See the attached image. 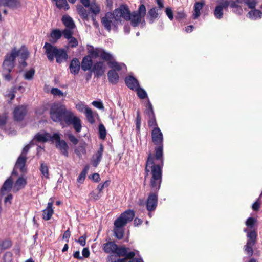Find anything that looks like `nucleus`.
<instances>
[{
    "mask_svg": "<svg viewBox=\"0 0 262 262\" xmlns=\"http://www.w3.org/2000/svg\"><path fill=\"white\" fill-rule=\"evenodd\" d=\"M165 13L170 20H172L173 19V11L171 8L167 7L165 9Z\"/></svg>",
    "mask_w": 262,
    "mask_h": 262,
    "instance_id": "nucleus-58",
    "label": "nucleus"
},
{
    "mask_svg": "<svg viewBox=\"0 0 262 262\" xmlns=\"http://www.w3.org/2000/svg\"><path fill=\"white\" fill-rule=\"evenodd\" d=\"M88 55L85 56L81 62V68L84 71L91 70L93 66L92 58H100L102 60H108L110 56L102 48H94L92 46H88Z\"/></svg>",
    "mask_w": 262,
    "mask_h": 262,
    "instance_id": "nucleus-3",
    "label": "nucleus"
},
{
    "mask_svg": "<svg viewBox=\"0 0 262 262\" xmlns=\"http://www.w3.org/2000/svg\"><path fill=\"white\" fill-rule=\"evenodd\" d=\"M26 113V107L19 106L16 107L13 112L14 119L17 121L21 120Z\"/></svg>",
    "mask_w": 262,
    "mask_h": 262,
    "instance_id": "nucleus-22",
    "label": "nucleus"
},
{
    "mask_svg": "<svg viewBox=\"0 0 262 262\" xmlns=\"http://www.w3.org/2000/svg\"><path fill=\"white\" fill-rule=\"evenodd\" d=\"M149 120L148 121V126L150 127H158L157 123L156 120L155 116L149 117Z\"/></svg>",
    "mask_w": 262,
    "mask_h": 262,
    "instance_id": "nucleus-53",
    "label": "nucleus"
},
{
    "mask_svg": "<svg viewBox=\"0 0 262 262\" xmlns=\"http://www.w3.org/2000/svg\"><path fill=\"white\" fill-rule=\"evenodd\" d=\"M227 4L224 0H218L217 5L214 11V16L217 19H221L223 18L224 10H228L227 7Z\"/></svg>",
    "mask_w": 262,
    "mask_h": 262,
    "instance_id": "nucleus-14",
    "label": "nucleus"
},
{
    "mask_svg": "<svg viewBox=\"0 0 262 262\" xmlns=\"http://www.w3.org/2000/svg\"><path fill=\"white\" fill-rule=\"evenodd\" d=\"M70 70L71 73L77 74L80 70V62L77 58L73 59L70 65Z\"/></svg>",
    "mask_w": 262,
    "mask_h": 262,
    "instance_id": "nucleus-32",
    "label": "nucleus"
},
{
    "mask_svg": "<svg viewBox=\"0 0 262 262\" xmlns=\"http://www.w3.org/2000/svg\"><path fill=\"white\" fill-rule=\"evenodd\" d=\"M71 111L67 110L66 106L60 103H54L51 107L50 114L52 120L56 122H64L67 119L68 114Z\"/></svg>",
    "mask_w": 262,
    "mask_h": 262,
    "instance_id": "nucleus-7",
    "label": "nucleus"
},
{
    "mask_svg": "<svg viewBox=\"0 0 262 262\" xmlns=\"http://www.w3.org/2000/svg\"><path fill=\"white\" fill-rule=\"evenodd\" d=\"M152 162L149 160L145 170V179L150 176L149 186L151 192L146 202V208L148 211H151L157 207L158 204V192L160 188L162 182L161 169L158 166L152 165Z\"/></svg>",
    "mask_w": 262,
    "mask_h": 262,
    "instance_id": "nucleus-1",
    "label": "nucleus"
},
{
    "mask_svg": "<svg viewBox=\"0 0 262 262\" xmlns=\"http://www.w3.org/2000/svg\"><path fill=\"white\" fill-rule=\"evenodd\" d=\"M55 2L57 7L60 9H63L67 10L70 8L66 0H56Z\"/></svg>",
    "mask_w": 262,
    "mask_h": 262,
    "instance_id": "nucleus-38",
    "label": "nucleus"
},
{
    "mask_svg": "<svg viewBox=\"0 0 262 262\" xmlns=\"http://www.w3.org/2000/svg\"><path fill=\"white\" fill-rule=\"evenodd\" d=\"M162 12L159 11L158 7H154L149 9L147 12L146 19L149 24H152L158 19L161 15Z\"/></svg>",
    "mask_w": 262,
    "mask_h": 262,
    "instance_id": "nucleus-17",
    "label": "nucleus"
},
{
    "mask_svg": "<svg viewBox=\"0 0 262 262\" xmlns=\"http://www.w3.org/2000/svg\"><path fill=\"white\" fill-rule=\"evenodd\" d=\"M99 133L100 138L104 139L106 138V131L105 126L102 124L99 125Z\"/></svg>",
    "mask_w": 262,
    "mask_h": 262,
    "instance_id": "nucleus-49",
    "label": "nucleus"
},
{
    "mask_svg": "<svg viewBox=\"0 0 262 262\" xmlns=\"http://www.w3.org/2000/svg\"><path fill=\"white\" fill-rule=\"evenodd\" d=\"M114 231L116 238L119 239L123 238L124 235L123 228L114 226Z\"/></svg>",
    "mask_w": 262,
    "mask_h": 262,
    "instance_id": "nucleus-43",
    "label": "nucleus"
},
{
    "mask_svg": "<svg viewBox=\"0 0 262 262\" xmlns=\"http://www.w3.org/2000/svg\"><path fill=\"white\" fill-rule=\"evenodd\" d=\"M101 196L102 194L95 190L90 193L89 198L90 200L97 201L99 200L101 197Z\"/></svg>",
    "mask_w": 262,
    "mask_h": 262,
    "instance_id": "nucleus-46",
    "label": "nucleus"
},
{
    "mask_svg": "<svg viewBox=\"0 0 262 262\" xmlns=\"http://www.w3.org/2000/svg\"><path fill=\"white\" fill-rule=\"evenodd\" d=\"M225 3L227 4V7L228 8L230 7L232 9L233 13L237 15H242L243 12V0H224Z\"/></svg>",
    "mask_w": 262,
    "mask_h": 262,
    "instance_id": "nucleus-13",
    "label": "nucleus"
},
{
    "mask_svg": "<svg viewBox=\"0 0 262 262\" xmlns=\"http://www.w3.org/2000/svg\"><path fill=\"white\" fill-rule=\"evenodd\" d=\"M76 109L80 112H84L86 111L87 108H89L86 107L83 103L80 102L76 104Z\"/></svg>",
    "mask_w": 262,
    "mask_h": 262,
    "instance_id": "nucleus-55",
    "label": "nucleus"
},
{
    "mask_svg": "<svg viewBox=\"0 0 262 262\" xmlns=\"http://www.w3.org/2000/svg\"><path fill=\"white\" fill-rule=\"evenodd\" d=\"M61 134L57 133L53 134L52 135L53 139L55 141L56 147L58 149L60 152L66 157L68 156V149L69 147L67 143L63 140H61Z\"/></svg>",
    "mask_w": 262,
    "mask_h": 262,
    "instance_id": "nucleus-11",
    "label": "nucleus"
},
{
    "mask_svg": "<svg viewBox=\"0 0 262 262\" xmlns=\"http://www.w3.org/2000/svg\"><path fill=\"white\" fill-rule=\"evenodd\" d=\"M51 93H52V94H53L54 96L58 95L59 97H63V96H64L63 93L61 90L58 89V88H53V89H52V90L51 91Z\"/></svg>",
    "mask_w": 262,
    "mask_h": 262,
    "instance_id": "nucleus-54",
    "label": "nucleus"
},
{
    "mask_svg": "<svg viewBox=\"0 0 262 262\" xmlns=\"http://www.w3.org/2000/svg\"><path fill=\"white\" fill-rule=\"evenodd\" d=\"M11 71L8 72L3 67V76L5 79L8 81H10L11 79V77L10 75V73Z\"/></svg>",
    "mask_w": 262,
    "mask_h": 262,
    "instance_id": "nucleus-62",
    "label": "nucleus"
},
{
    "mask_svg": "<svg viewBox=\"0 0 262 262\" xmlns=\"http://www.w3.org/2000/svg\"><path fill=\"white\" fill-rule=\"evenodd\" d=\"M157 5L158 8L159 9V11L162 12V9L164 8V0H155Z\"/></svg>",
    "mask_w": 262,
    "mask_h": 262,
    "instance_id": "nucleus-64",
    "label": "nucleus"
},
{
    "mask_svg": "<svg viewBox=\"0 0 262 262\" xmlns=\"http://www.w3.org/2000/svg\"><path fill=\"white\" fill-rule=\"evenodd\" d=\"M151 139L155 145H163V135L159 127H154L151 132Z\"/></svg>",
    "mask_w": 262,
    "mask_h": 262,
    "instance_id": "nucleus-15",
    "label": "nucleus"
},
{
    "mask_svg": "<svg viewBox=\"0 0 262 262\" xmlns=\"http://www.w3.org/2000/svg\"><path fill=\"white\" fill-rule=\"evenodd\" d=\"M66 136L68 137L70 141L74 145H76L78 142V140L72 134L68 133Z\"/></svg>",
    "mask_w": 262,
    "mask_h": 262,
    "instance_id": "nucleus-57",
    "label": "nucleus"
},
{
    "mask_svg": "<svg viewBox=\"0 0 262 262\" xmlns=\"http://www.w3.org/2000/svg\"><path fill=\"white\" fill-rule=\"evenodd\" d=\"M205 5L204 1L198 2L195 3L193 7L192 18L194 19H197L201 15V11Z\"/></svg>",
    "mask_w": 262,
    "mask_h": 262,
    "instance_id": "nucleus-27",
    "label": "nucleus"
},
{
    "mask_svg": "<svg viewBox=\"0 0 262 262\" xmlns=\"http://www.w3.org/2000/svg\"><path fill=\"white\" fill-rule=\"evenodd\" d=\"M157 146L155 147V158L157 160H159L161 161V164H155L154 163V156L150 154L148 155L147 161H146V164L145 169L147 167V163L149 160L151 161L152 162V165L154 166H158L160 167L161 169V176H162V167L163 166V145H156Z\"/></svg>",
    "mask_w": 262,
    "mask_h": 262,
    "instance_id": "nucleus-10",
    "label": "nucleus"
},
{
    "mask_svg": "<svg viewBox=\"0 0 262 262\" xmlns=\"http://www.w3.org/2000/svg\"><path fill=\"white\" fill-rule=\"evenodd\" d=\"M12 180L11 178L7 179L1 189L0 195H3L9 192L12 188Z\"/></svg>",
    "mask_w": 262,
    "mask_h": 262,
    "instance_id": "nucleus-30",
    "label": "nucleus"
},
{
    "mask_svg": "<svg viewBox=\"0 0 262 262\" xmlns=\"http://www.w3.org/2000/svg\"><path fill=\"white\" fill-rule=\"evenodd\" d=\"M53 200L50 198L49 202L47 204L46 209L42 210V219L44 220L48 221L51 219L54 213V209L53 208Z\"/></svg>",
    "mask_w": 262,
    "mask_h": 262,
    "instance_id": "nucleus-19",
    "label": "nucleus"
},
{
    "mask_svg": "<svg viewBox=\"0 0 262 262\" xmlns=\"http://www.w3.org/2000/svg\"><path fill=\"white\" fill-rule=\"evenodd\" d=\"M35 74V70L34 69H31L25 72L24 74V78L26 80H31L32 79Z\"/></svg>",
    "mask_w": 262,
    "mask_h": 262,
    "instance_id": "nucleus-48",
    "label": "nucleus"
},
{
    "mask_svg": "<svg viewBox=\"0 0 262 262\" xmlns=\"http://www.w3.org/2000/svg\"><path fill=\"white\" fill-rule=\"evenodd\" d=\"M106 54H108L110 57L109 59L104 60L107 62L108 66L112 69V70H114L116 72V71H119L123 69L126 70V67L124 63L116 62L110 53L106 52Z\"/></svg>",
    "mask_w": 262,
    "mask_h": 262,
    "instance_id": "nucleus-16",
    "label": "nucleus"
},
{
    "mask_svg": "<svg viewBox=\"0 0 262 262\" xmlns=\"http://www.w3.org/2000/svg\"><path fill=\"white\" fill-rule=\"evenodd\" d=\"M51 41L56 42L62 36V32L59 29H54L51 32Z\"/></svg>",
    "mask_w": 262,
    "mask_h": 262,
    "instance_id": "nucleus-36",
    "label": "nucleus"
},
{
    "mask_svg": "<svg viewBox=\"0 0 262 262\" xmlns=\"http://www.w3.org/2000/svg\"><path fill=\"white\" fill-rule=\"evenodd\" d=\"M16 88L12 87L10 89L8 90L5 93V97L7 98L10 99L11 101L13 100L15 96Z\"/></svg>",
    "mask_w": 262,
    "mask_h": 262,
    "instance_id": "nucleus-45",
    "label": "nucleus"
},
{
    "mask_svg": "<svg viewBox=\"0 0 262 262\" xmlns=\"http://www.w3.org/2000/svg\"><path fill=\"white\" fill-rule=\"evenodd\" d=\"M12 254L10 252H7L4 256V262H12Z\"/></svg>",
    "mask_w": 262,
    "mask_h": 262,
    "instance_id": "nucleus-60",
    "label": "nucleus"
},
{
    "mask_svg": "<svg viewBox=\"0 0 262 262\" xmlns=\"http://www.w3.org/2000/svg\"><path fill=\"white\" fill-rule=\"evenodd\" d=\"M141 122V119L140 116L139 112H137V118L135 121L136 129L138 131L140 130V125Z\"/></svg>",
    "mask_w": 262,
    "mask_h": 262,
    "instance_id": "nucleus-59",
    "label": "nucleus"
},
{
    "mask_svg": "<svg viewBox=\"0 0 262 262\" xmlns=\"http://www.w3.org/2000/svg\"><path fill=\"white\" fill-rule=\"evenodd\" d=\"M11 246V243L9 240H5L3 241H0V247L2 249H5L10 247Z\"/></svg>",
    "mask_w": 262,
    "mask_h": 262,
    "instance_id": "nucleus-51",
    "label": "nucleus"
},
{
    "mask_svg": "<svg viewBox=\"0 0 262 262\" xmlns=\"http://www.w3.org/2000/svg\"><path fill=\"white\" fill-rule=\"evenodd\" d=\"M135 216V213L133 210H128L122 213L120 216L114 222V226L122 227L130 222Z\"/></svg>",
    "mask_w": 262,
    "mask_h": 262,
    "instance_id": "nucleus-9",
    "label": "nucleus"
},
{
    "mask_svg": "<svg viewBox=\"0 0 262 262\" xmlns=\"http://www.w3.org/2000/svg\"><path fill=\"white\" fill-rule=\"evenodd\" d=\"M117 245L113 242H108L103 245V249L106 253H115Z\"/></svg>",
    "mask_w": 262,
    "mask_h": 262,
    "instance_id": "nucleus-28",
    "label": "nucleus"
},
{
    "mask_svg": "<svg viewBox=\"0 0 262 262\" xmlns=\"http://www.w3.org/2000/svg\"><path fill=\"white\" fill-rule=\"evenodd\" d=\"M255 222L256 220L254 218L249 217L246 221V225L249 228L252 229Z\"/></svg>",
    "mask_w": 262,
    "mask_h": 262,
    "instance_id": "nucleus-52",
    "label": "nucleus"
},
{
    "mask_svg": "<svg viewBox=\"0 0 262 262\" xmlns=\"http://www.w3.org/2000/svg\"><path fill=\"white\" fill-rule=\"evenodd\" d=\"M122 9L123 10L122 12L123 19L130 20L132 25L133 27H137L140 24L142 27L145 25L144 17L146 14V9L144 4H141L137 11H134L130 13L127 7L122 5Z\"/></svg>",
    "mask_w": 262,
    "mask_h": 262,
    "instance_id": "nucleus-2",
    "label": "nucleus"
},
{
    "mask_svg": "<svg viewBox=\"0 0 262 262\" xmlns=\"http://www.w3.org/2000/svg\"><path fill=\"white\" fill-rule=\"evenodd\" d=\"M62 21L66 28L74 29L75 27L73 19L69 16H63L62 18Z\"/></svg>",
    "mask_w": 262,
    "mask_h": 262,
    "instance_id": "nucleus-33",
    "label": "nucleus"
},
{
    "mask_svg": "<svg viewBox=\"0 0 262 262\" xmlns=\"http://www.w3.org/2000/svg\"><path fill=\"white\" fill-rule=\"evenodd\" d=\"M27 184L26 180L23 177H19L14 184L13 190L17 192L23 189Z\"/></svg>",
    "mask_w": 262,
    "mask_h": 262,
    "instance_id": "nucleus-31",
    "label": "nucleus"
},
{
    "mask_svg": "<svg viewBox=\"0 0 262 262\" xmlns=\"http://www.w3.org/2000/svg\"><path fill=\"white\" fill-rule=\"evenodd\" d=\"M68 39L69 40V45L70 47L74 48L78 45V41L75 37H72Z\"/></svg>",
    "mask_w": 262,
    "mask_h": 262,
    "instance_id": "nucleus-56",
    "label": "nucleus"
},
{
    "mask_svg": "<svg viewBox=\"0 0 262 262\" xmlns=\"http://www.w3.org/2000/svg\"><path fill=\"white\" fill-rule=\"evenodd\" d=\"M75 154L81 157L82 155L86 154V149H85V143L80 144L75 149Z\"/></svg>",
    "mask_w": 262,
    "mask_h": 262,
    "instance_id": "nucleus-39",
    "label": "nucleus"
},
{
    "mask_svg": "<svg viewBox=\"0 0 262 262\" xmlns=\"http://www.w3.org/2000/svg\"><path fill=\"white\" fill-rule=\"evenodd\" d=\"M107 75L110 82L112 84H116L118 82L119 80V76L116 71L114 70H110Z\"/></svg>",
    "mask_w": 262,
    "mask_h": 262,
    "instance_id": "nucleus-35",
    "label": "nucleus"
},
{
    "mask_svg": "<svg viewBox=\"0 0 262 262\" xmlns=\"http://www.w3.org/2000/svg\"><path fill=\"white\" fill-rule=\"evenodd\" d=\"M86 119L89 122L93 124L95 122L94 114L90 108H87L85 112Z\"/></svg>",
    "mask_w": 262,
    "mask_h": 262,
    "instance_id": "nucleus-41",
    "label": "nucleus"
},
{
    "mask_svg": "<svg viewBox=\"0 0 262 262\" xmlns=\"http://www.w3.org/2000/svg\"><path fill=\"white\" fill-rule=\"evenodd\" d=\"M26 162V157L23 155H20L18 157L15 165L14 170L13 171V173H15V170L19 169L21 172H24L26 170L25 169V163Z\"/></svg>",
    "mask_w": 262,
    "mask_h": 262,
    "instance_id": "nucleus-25",
    "label": "nucleus"
},
{
    "mask_svg": "<svg viewBox=\"0 0 262 262\" xmlns=\"http://www.w3.org/2000/svg\"><path fill=\"white\" fill-rule=\"evenodd\" d=\"M246 16L251 20H258L262 18V12L261 10L255 8L251 9L247 13Z\"/></svg>",
    "mask_w": 262,
    "mask_h": 262,
    "instance_id": "nucleus-26",
    "label": "nucleus"
},
{
    "mask_svg": "<svg viewBox=\"0 0 262 262\" xmlns=\"http://www.w3.org/2000/svg\"><path fill=\"white\" fill-rule=\"evenodd\" d=\"M243 5L247 6L249 9H253L255 8L258 3L257 0H243Z\"/></svg>",
    "mask_w": 262,
    "mask_h": 262,
    "instance_id": "nucleus-42",
    "label": "nucleus"
},
{
    "mask_svg": "<svg viewBox=\"0 0 262 262\" xmlns=\"http://www.w3.org/2000/svg\"><path fill=\"white\" fill-rule=\"evenodd\" d=\"M93 106L97 108L102 110L104 108L103 103L101 101H94L92 102Z\"/></svg>",
    "mask_w": 262,
    "mask_h": 262,
    "instance_id": "nucleus-61",
    "label": "nucleus"
},
{
    "mask_svg": "<svg viewBox=\"0 0 262 262\" xmlns=\"http://www.w3.org/2000/svg\"><path fill=\"white\" fill-rule=\"evenodd\" d=\"M39 170L42 177L46 179L49 178V167L47 164L43 162L41 163Z\"/></svg>",
    "mask_w": 262,
    "mask_h": 262,
    "instance_id": "nucleus-37",
    "label": "nucleus"
},
{
    "mask_svg": "<svg viewBox=\"0 0 262 262\" xmlns=\"http://www.w3.org/2000/svg\"><path fill=\"white\" fill-rule=\"evenodd\" d=\"M28 56V52L26 50L21 49L16 50V48H13L10 53L7 54L5 60L3 62V67L7 71H11L14 66L15 58L17 56H20L22 60H25Z\"/></svg>",
    "mask_w": 262,
    "mask_h": 262,
    "instance_id": "nucleus-6",
    "label": "nucleus"
},
{
    "mask_svg": "<svg viewBox=\"0 0 262 262\" xmlns=\"http://www.w3.org/2000/svg\"><path fill=\"white\" fill-rule=\"evenodd\" d=\"M43 49L45 50V54L50 61H53L55 58L58 63H61L68 59V55L64 49L58 48L48 42L45 43Z\"/></svg>",
    "mask_w": 262,
    "mask_h": 262,
    "instance_id": "nucleus-5",
    "label": "nucleus"
},
{
    "mask_svg": "<svg viewBox=\"0 0 262 262\" xmlns=\"http://www.w3.org/2000/svg\"><path fill=\"white\" fill-rule=\"evenodd\" d=\"M103 146L100 145L98 150L93 155L91 159V164L94 167H96L101 161L103 153Z\"/></svg>",
    "mask_w": 262,
    "mask_h": 262,
    "instance_id": "nucleus-20",
    "label": "nucleus"
},
{
    "mask_svg": "<svg viewBox=\"0 0 262 262\" xmlns=\"http://www.w3.org/2000/svg\"><path fill=\"white\" fill-rule=\"evenodd\" d=\"M53 139L52 136L47 133H39L34 137L32 142L37 141L38 142H46L49 140Z\"/></svg>",
    "mask_w": 262,
    "mask_h": 262,
    "instance_id": "nucleus-24",
    "label": "nucleus"
},
{
    "mask_svg": "<svg viewBox=\"0 0 262 262\" xmlns=\"http://www.w3.org/2000/svg\"><path fill=\"white\" fill-rule=\"evenodd\" d=\"M73 29L66 28L62 32L64 37L67 39H69L73 37Z\"/></svg>",
    "mask_w": 262,
    "mask_h": 262,
    "instance_id": "nucleus-50",
    "label": "nucleus"
},
{
    "mask_svg": "<svg viewBox=\"0 0 262 262\" xmlns=\"http://www.w3.org/2000/svg\"><path fill=\"white\" fill-rule=\"evenodd\" d=\"M123 12L121 6L119 8L116 9L113 13L107 12L102 18L101 23L107 31H110L112 28L117 29L118 25L121 24L123 19Z\"/></svg>",
    "mask_w": 262,
    "mask_h": 262,
    "instance_id": "nucleus-4",
    "label": "nucleus"
},
{
    "mask_svg": "<svg viewBox=\"0 0 262 262\" xmlns=\"http://www.w3.org/2000/svg\"><path fill=\"white\" fill-rule=\"evenodd\" d=\"M0 5L15 9L21 7V3L19 0H0Z\"/></svg>",
    "mask_w": 262,
    "mask_h": 262,
    "instance_id": "nucleus-21",
    "label": "nucleus"
},
{
    "mask_svg": "<svg viewBox=\"0 0 262 262\" xmlns=\"http://www.w3.org/2000/svg\"><path fill=\"white\" fill-rule=\"evenodd\" d=\"M105 71V66L103 62L98 61L93 66L91 71L93 72L96 76L100 77L103 75Z\"/></svg>",
    "mask_w": 262,
    "mask_h": 262,
    "instance_id": "nucleus-18",
    "label": "nucleus"
},
{
    "mask_svg": "<svg viewBox=\"0 0 262 262\" xmlns=\"http://www.w3.org/2000/svg\"><path fill=\"white\" fill-rule=\"evenodd\" d=\"M65 123L68 125H72L75 131L79 133L81 130V121L79 118L74 115L72 111L67 116Z\"/></svg>",
    "mask_w": 262,
    "mask_h": 262,
    "instance_id": "nucleus-12",
    "label": "nucleus"
},
{
    "mask_svg": "<svg viewBox=\"0 0 262 262\" xmlns=\"http://www.w3.org/2000/svg\"><path fill=\"white\" fill-rule=\"evenodd\" d=\"M125 81L127 86L132 90H134L139 85L138 80L132 76L126 77Z\"/></svg>",
    "mask_w": 262,
    "mask_h": 262,
    "instance_id": "nucleus-29",
    "label": "nucleus"
},
{
    "mask_svg": "<svg viewBox=\"0 0 262 262\" xmlns=\"http://www.w3.org/2000/svg\"><path fill=\"white\" fill-rule=\"evenodd\" d=\"M244 231L247 233V237L248 238L247 244L245 246L244 250L249 256H251L253 253L252 247L256 242V238L257 236L256 233L254 230L249 231L247 228L245 229Z\"/></svg>",
    "mask_w": 262,
    "mask_h": 262,
    "instance_id": "nucleus-8",
    "label": "nucleus"
},
{
    "mask_svg": "<svg viewBox=\"0 0 262 262\" xmlns=\"http://www.w3.org/2000/svg\"><path fill=\"white\" fill-rule=\"evenodd\" d=\"M128 248H125L124 247H118L117 246L115 254H116L119 256H125L126 254H127V251L128 250Z\"/></svg>",
    "mask_w": 262,
    "mask_h": 262,
    "instance_id": "nucleus-47",
    "label": "nucleus"
},
{
    "mask_svg": "<svg viewBox=\"0 0 262 262\" xmlns=\"http://www.w3.org/2000/svg\"><path fill=\"white\" fill-rule=\"evenodd\" d=\"M89 9L92 13L91 15V17L93 21H95L96 16L98 14L100 11V6L96 3L95 1H93L91 2L90 4Z\"/></svg>",
    "mask_w": 262,
    "mask_h": 262,
    "instance_id": "nucleus-23",
    "label": "nucleus"
},
{
    "mask_svg": "<svg viewBox=\"0 0 262 262\" xmlns=\"http://www.w3.org/2000/svg\"><path fill=\"white\" fill-rule=\"evenodd\" d=\"M85 241H86V236H81L80 237V238L77 241H76L77 242H78L80 245L82 246H84L85 245Z\"/></svg>",
    "mask_w": 262,
    "mask_h": 262,
    "instance_id": "nucleus-63",
    "label": "nucleus"
},
{
    "mask_svg": "<svg viewBox=\"0 0 262 262\" xmlns=\"http://www.w3.org/2000/svg\"><path fill=\"white\" fill-rule=\"evenodd\" d=\"M145 113L148 116V117H153L155 116L153 107L149 99H148L146 103Z\"/></svg>",
    "mask_w": 262,
    "mask_h": 262,
    "instance_id": "nucleus-40",
    "label": "nucleus"
},
{
    "mask_svg": "<svg viewBox=\"0 0 262 262\" xmlns=\"http://www.w3.org/2000/svg\"><path fill=\"white\" fill-rule=\"evenodd\" d=\"M77 11L82 19L84 21H89V13L86 9L81 5L77 6Z\"/></svg>",
    "mask_w": 262,
    "mask_h": 262,
    "instance_id": "nucleus-34",
    "label": "nucleus"
},
{
    "mask_svg": "<svg viewBox=\"0 0 262 262\" xmlns=\"http://www.w3.org/2000/svg\"><path fill=\"white\" fill-rule=\"evenodd\" d=\"M134 90L136 91L137 94L140 99H143L147 97L146 92L143 89L140 88L139 85Z\"/></svg>",
    "mask_w": 262,
    "mask_h": 262,
    "instance_id": "nucleus-44",
    "label": "nucleus"
}]
</instances>
